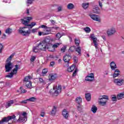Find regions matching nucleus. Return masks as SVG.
I'll list each match as a JSON object with an SVG mask.
<instances>
[{
	"instance_id": "nucleus-1",
	"label": "nucleus",
	"mask_w": 124,
	"mask_h": 124,
	"mask_svg": "<svg viewBox=\"0 0 124 124\" xmlns=\"http://www.w3.org/2000/svg\"><path fill=\"white\" fill-rule=\"evenodd\" d=\"M30 20H32V17L31 16H28L25 17L23 19H21V23L24 25V26H27V27H30V29H32L34 26L36 25V23L32 22L31 24H29Z\"/></svg>"
},
{
	"instance_id": "nucleus-2",
	"label": "nucleus",
	"mask_w": 124,
	"mask_h": 124,
	"mask_svg": "<svg viewBox=\"0 0 124 124\" xmlns=\"http://www.w3.org/2000/svg\"><path fill=\"white\" fill-rule=\"evenodd\" d=\"M50 42V38H46L43 41H42L38 45L41 51H46L47 50V45Z\"/></svg>"
},
{
	"instance_id": "nucleus-3",
	"label": "nucleus",
	"mask_w": 124,
	"mask_h": 124,
	"mask_svg": "<svg viewBox=\"0 0 124 124\" xmlns=\"http://www.w3.org/2000/svg\"><path fill=\"white\" fill-rule=\"evenodd\" d=\"M108 100H109V96L108 95H104L99 98L98 102L100 106H106Z\"/></svg>"
},
{
	"instance_id": "nucleus-4",
	"label": "nucleus",
	"mask_w": 124,
	"mask_h": 124,
	"mask_svg": "<svg viewBox=\"0 0 124 124\" xmlns=\"http://www.w3.org/2000/svg\"><path fill=\"white\" fill-rule=\"evenodd\" d=\"M19 32L23 36H30L31 34V29H28L27 27L20 28Z\"/></svg>"
},
{
	"instance_id": "nucleus-5",
	"label": "nucleus",
	"mask_w": 124,
	"mask_h": 124,
	"mask_svg": "<svg viewBox=\"0 0 124 124\" xmlns=\"http://www.w3.org/2000/svg\"><path fill=\"white\" fill-rule=\"evenodd\" d=\"M17 115H19V117L17 120V122L19 123H23L24 122L27 121V113L26 112H18L17 113Z\"/></svg>"
},
{
	"instance_id": "nucleus-6",
	"label": "nucleus",
	"mask_w": 124,
	"mask_h": 124,
	"mask_svg": "<svg viewBox=\"0 0 124 124\" xmlns=\"http://www.w3.org/2000/svg\"><path fill=\"white\" fill-rule=\"evenodd\" d=\"M39 29H44L43 32L45 35H48V34H50L51 33V27H47L45 25H42L39 27Z\"/></svg>"
},
{
	"instance_id": "nucleus-7",
	"label": "nucleus",
	"mask_w": 124,
	"mask_h": 124,
	"mask_svg": "<svg viewBox=\"0 0 124 124\" xmlns=\"http://www.w3.org/2000/svg\"><path fill=\"white\" fill-rule=\"evenodd\" d=\"M15 66V68L13 69L12 71H11V72L8 75H7L5 77H6L7 78H12L14 75H16L17 74V72H18V70L19 69V66L16 64Z\"/></svg>"
},
{
	"instance_id": "nucleus-8",
	"label": "nucleus",
	"mask_w": 124,
	"mask_h": 124,
	"mask_svg": "<svg viewBox=\"0 0 124 124\" xmlns=\"http://www.w3.org/2000/svg\"><path fill=\"white\" fill-rule=\"evenodd\" d=\"M50 92L54 93V95H58L62 92V86L59 85L58 87L54 86L53 89H51Z\"/></svg>"
},
{
	"instance_id": "nucleus-9",
	"label": "nucleus",
	"mask_w": 124,
	"mask_h": 124,
	"mask_svg": "<svg viewBox=\"0 0 124 124\" xmlns=\"http://www.w3.org/2000/svg\"><path fill=\"white\" fill-rule=\"evenodd\" d=\"M16 118V116H15V115L8 116L7 117H4L1 121H0V124H1L5 122H9V121H10V120H14V121H15V120H17Z\"/></svg>"
},
{
	"instance_id": "nucleus-10",
	"label": "nucleus",
	"mask_w": 124,
	"mask_h": 124,
	"mask_svg": "<svg viewBox=\"0 0 124 124\" xmlns=\"http://www.w3.org/2000/svg\"><path fill=\"white\" fill-rule=\"evenodd\" d=\"M89 16L93 21H96V22H101L100 17H99V16H98L97 15L90 14L89 15Z\"/></svg>"
},
{
	"instance_id": "nucleus-11",
	"label": "nucleus",
	"mask_w": 124,
	"mask_h": 124,
	"mask_svg": "<svg viewBox=\"0 0 124 124\" xmlns=\"http://www.w3.org/2000/svg\"><path fill=\"white\" fill-rule=\"evenodd\" d=\"M5 68L6 69L5 72H9L13 68V64L11 62H7L5 65Z\"/></svg>"
},
{
	"instance_id": "nucleus-12",
	"label": "nucleus",
	"mask_w": 124,
	"mask_h": 124,
	"mask_svg": "<svg viewBox=\"0 0 124 124\" xmlns=\"http://www.w3.org/2000/svg\"><path fill=\"white\" fill-rule=\"evenodd\" d=\"M115 33H116V29L114 27H112L107 31V34L108 36L114 35Z\"/></svg>"
},
{
	"instance_id": "nucleus-13",
	"label": "nucleus",
	"mask_w": 124,
	"mask_h": 124,
	"mask_svg": "<svg viewBox=\"0 0 124 124\" xmlns=\"http://www.w3.org/2000/svg\"><path fill=\"white\" fill-rule=\"evenodd\" d=\"M85 80L88 82H92L94 80V75L93 73H91L85 77Z\"/></svg>"
},
{
	"instance_id": "nucleus-14",
	"label": "nucleus",
	"mask_w": 124,
	"mask_h": 124,
	"mask_svg": "<svg viewBox=\"0 0 124 124\" xmlns=\"http://www.w3.org/2000/svg\"><path fill=\"white\" fill-rule=\"evenodd\" d=\"M46 49L48 50V51H49V52H55L54 48L53 47V45H52V43H51V39L50 38L49 42L46 46Z\"/></svg>"
},
{
	"instance_id": "nucleus-15",
	"label": "nucleus",
	"mask_w": 124,
	"mask_h": 124,
	"mask_svg": "<svg viewBox=\"0 0 124 124\" xmlns=\"http://www.w3.org/2000/svg\"><path fill=\"white\" fill-rule=\"evenodd\" d=\"M114 83L117 86H122L124 83V79L123 78L114 79Z\"/></svg>"
},
{
	"instance_id": "nucleus-16",
	"label": "nucleus",
	"mask_w": 124,
	"mask_h": 124,
	"mask_svg": "<svg viewBox=\"0 0 124 124\" xmlns=\"http://www.w3.org/2000/svg\"><path fill=\"white\" fill-rule=\"evenodd\" d=\"M57 77H58L57 74H50L48 76V80L50 81H54L57 79Z\"/></svg>"
},
{
	"instance_id": "nucleus-17",
	"label": "nucleus",
	"mask_w": 124,
	"mask_h": 124,
	"mask_svg": "<svg viewBox=\"0 0 124 124\" xmlns=\"http://www.w3.org/2000/svg\"><path fill=\"white\" fill-rule=\"evenodd\" d=\"M62 115L64 119L67 120L69 117V112L66 109H64L62 111Z\"/></svg>"
},
{
	"instance_id": "nucleus-18",
	"label": "nucleus",
	"mask_w": 124,
	"mask_h": 124,
	"mask_svg": "<svg viewBox=\"0 0 124 124\" xmlns=\"http://www.w3.org/2000/svg\"><path fill=\"white\" fill-rule=\"evenodd\" d=\"M92 11L93 13L95 14H99L100 13V9L97 6H95L94 7H93Z\"/></svg>"
},
{
	"instance_id": "nucleus-19",
	"label": "nucleus",
	"mask_w": 124,
	"mask_h": 124,
	"mask_svg": "<svg viewBox=\"0 0 124 124\" xmlns=\"http://www.w3.org/2000/svg\"><path fill=\"white\" fill-rule=\"evenodd\" d=\"M41 49L39 48L38 45L36 46H33L32 48V51L34 53H40Z\"/></svg>"
},
{
	"instance_id": "nucleus-20",
	"label": "nucleus",
	"mask_w": 124,
	"mask_h": 124,
	"mask_svg": "<svg viewBox=\"0 0 124 124\" xmlns=\"http://www.w3.org/2000/svg\"><path fill=\"white\" fill-rule=\"evenodd\" d=\"M71 59V56L69 55H65L63 57V61L65 62H67L68 63L69 61H70V59Z\"/></svg>"
},
{
	"instance_id": "nucleus-21",
	"label": "nucleus",
	"mask_w": 124,
	"mask_h": 124,
	"mask_svg": "<svg viewBox=\"0 0 124 124\" xmlns=\"http://www.w3.org/2000/svg\"><path fill=\"white\" fill-rule=\"evenodd\" d=\"M114 71V72L113 73V78H116V77H118V76L120 75L121 72L120 71V70L118 69H115Z\"/></svg>"
},
{
	"instance_id": "nucleus-22",
	"label": "nucleus",
	"mask_w": 124,
	"mask_h": 124,
	"mask_svg": "<svg viewBox=\"0 0 124 124\" xmlns=\"http://www.w3.org/2000/svg\"><path fill=\"white\" fill-rule=\"evenodd\" d=\"M110 66L111 70H115V69H117V65L114 62H112L110 63Z\"/></svg>"
},
{
	"instance_id": "nucleus-23",
	"label": "nucleus",
	"mask_w": 124,
	"mask_h": 124,
	"mask_svg": "<svg viewBox=\"0 0 124 124\" xmlns=\"http://www.w3.org/2000/svg\"><path fill=\"white\" fill-rule=\"evenodd\" d=\"M123 98H124V92H122L117 94V99L118 100H121V99H123Z\"/></svg>"
},
{
	"instance_id": "nucleus-24",
	"label": "nucleus",
	"mask_w": 124,
	"mask_h": 124,
	"mask_svg": "<svg viewBox=\"0 0 124 124\" xmlns=\"http://www.w3.org/2000/svg\"><path fill=\"white\" fill-rule=\"evenodd\" d=\"M14 104V101L13 100H10L9 101L6 105V108H9V107H10L12 104Z\"/></svg>"
},
{
	"instance_id": "nucleus-25",
	"label": "nucleus",
	"mask_w": 124,
	"mask_h": 124,
	"mask_svg": "<svg viewBox=\"0 0 124 124\" xmlns=\"http://www.w3.org/2000/svg\"><path fill=\"white\" fill-rule=\"evenodd\" d=\"M74 5L71 3H69L67 6V8L69 10H72L74 9Z\"/></svg>"
},
{
	"instance_id": "nucleus-26",
	"label": "nucleus",
	"mask_w": 124,
	"mask_h": 124,
	"mask_svg": "<svg viewBox=\"0 0 124 124\" xmlns=\"http://www.w3.org/2000/svg\"><path fill=\"white\" fill-rule=\"evenodd\" d=\"M91 111L93 113V114H95L97 111V108L96 106L93 105L91 108Z\"/></svg>"
},
{
	"instance_id": "nucleus-27",
	"label": "nucleus",
	"mask_w": 124,
	"mask_h": 124,
	"mask_svg": "<svg viewBox=\"0 0 124 124\" xmlns=\"http://www.w3.org/2000/svg\"><path fill=\"white\" fill-rule=\"evenodd\" d=\"M5 33L7 34H8L9 35L10 34H11L12 33V29L10 28H8L5 30Z\"/></svg>"
},
{
	"instance_id": "nucleus-28",
	"label": "nucleus",
	"mask_w": 124,
	"mask_h": 124,
	"mask_svg": "<svg viewBox=\"0 0 124 124\" xmlns=\"http://www.w3.org/2000/svg\"><path fill=\"white\" fill-rule=\"evenodd\" d=\"M74 69H75V65H72L68 68L67 70L68 72H72Z\"/></svg>"
},
{
	"instance_id": "nucleus-29",
	"label": "nucleus",
	"mask_w": 124,
	"mask_h": 124,
	"mask_svg": "<svg viewBox=\"0 0 124 124\" xmlns=\"http://www.w3.org/2000/svg\"><path fill=\"white\" fill-rule=\"evenodd\" d=\"M85 98L87 101H91L92 97L91 96V94L88 93L85 94Z\"/></svg>"
},
{
	"instance_id": "nucleus-30",
	"label": "nucleus",
	"mask_w": 124,
	"mask_h": 124,
	"mask_svg": "<svg viewBox=\"0 0 124 124\" xmlns=\"http://www.w3.org/2000/svg\"><path fill=\"white\" fill-rule=\"evenodd\" d=\"M56 113H57V107L54 106L52 109L51 114V115H55Z\"/></svg>"
},
{
	"instance_id": "nucleus-31",
	"label": "nucleus",
	"mask_w": 124,
	"mask_h": 124,
	"mask_svg": "<svg viewBox=\"0 0 124 124\" xmlns=\"http://www.w3.org/2000/svg\"><path fill=\"white\" fill-rule=\"evenodd\" d=\"M89 5H90V4L89 3H83L82 4V6L83 9H87L88 7H89Z\"/></svg>"
},
{
	"instance_id": "nucleus-32",
	"label": "nucleus",
	"mask_w": 124,
	"mask_h": 124,
	"mask_svg": "<svg viewBox=\"0 0 124 124\" xmlns=\"http://www.w3.org/2000/svg\"><path fill=\"white\" fill-rule=\"evenodd\" d=\"M76 51L78 53L79 56H81V47L80 46H78L77 48H75Z\"/></svg>"
},
{
	"instance_id": "nucleus-33",
	"label": "nucleus",
	"mask_w": 124,
	"mask_h": 124,
	"mask_svg": "<svg viewBox=\"0 0 124 124\" xmlns=\"http://www.w3.org/2000/svg\"><path fill=\"white\" fill-rule=\"evenodd\" d=\"M118 99L117 96L116 95H111V100L112 101L115 102L117 101Z\"/></svg>"
},
{
	"instance_id": "nucleus-34",
	"label": "nucleus",
	"mask_w": 124,
	"mask_h": 124,
	"mask_svg": "<svg viewBox=\"0 0 124 124\" xmlns=\"http://www.w3.org/2000/svg\"><path fill=\"white\" fill-rule=\"evenodd\" d=\"M26 86L28 88V89H31V81L26 82Z\"/></svg>"
},
{
	"instance_id": "nucleus-35",
	"label": "nucleus",
	"mask_w": 124,
	"mask_h": 124,
	"mask_svg": "<svg viewBox=\"0 0 124 124\" xmlns=\"http://www.w3.org/2000/svg\"><path fill=\"white\" fill-rule=\"evenodd\" d=\"M76 102L77 103H78V104H80L82 102V98L80 97H78L76 99Z\"/></svg>"
},
{
	"instance_id": "nucleus-36",
	"label": "nucleus",
	"mask_w": 124,
	"mask_h": 124,
	"mask_svg": "<svg viewBox=\"0 0 124 124\" xmlns=\"http://www.w3.org/2000/svg\"><path fill=\"white\" fill-rule=\"evenodd\" d=\"M62 44V43H56L52 45L53 48L54 49V51L56 50V48H58L59 46H60Z\"/></svg>"
},
{
	"instance_id": "nucleus-37",
	"label": "nucleus",
	"mask_w": 124,
	"mask_h": 124,
	"mask_svg": "<svg viewBox=\"0 0 124 124\" xmlns=\"http://www.w3.org/2000/svg\"><path fill=\"white\" fill-rule=\"evenodd\" d=\"M28 99V101H30V102H34L36 100V98L34 97H32Z\"/></svg>"
},
{
	"instance_id": "nucleus-38",
	"label": "nucleus",
	"mask_w": 124,
	"mask_h": 124,
	"mask_svg": "<svg viewBox=\"0 0 124 124\" xmlns=\"http://www.w3.org/2000/svg\"><path fill=\"white\" fill-rule=\"evenodd\" d=\"M31 77L30 76H28V77H26L24 78V82H26V83H27V82H30V80H31Z\"/></svg>"
},
{
	"instance_id": "nucleus-39",
	"label": "nucleus",
	"mask_w": 124,
	"mask_h": 124,
	"mask_svg": "<svg viewBox=\"0 0 124 124\" xmlns=\"http://www.w3.org/2000/svg\"><path fill=\"white\" fill-rule=\"evenodd\" d=\"M14 56V54H12L7 60V62H11V59Z\"/></svg>"
},
{
	"instance_id": "nucleus-40",
	"label": "nucleus",
	"mask_w": 124,
	"mask_h": 124,
	"mask_svg": "<svg viewBox=\"0 0 124 124\" xmlns=\"http://www.w3.org/2000/svg\"><path fill=\"white\" fill-rule=\"evenodd\" d=\"M91 38L93 40V43L97 42V38H96V37H95V36H94L93 35L91 36Z\"/></svg>"
},
{
	"instance_id": "nucleus-41",
	"label": "nucleus",
	"mask_w": 124,
	"mask_h": 124,
	"mask_svg": "<svg viewBox=\"0 0 124 124\" xmlns=\"http://www.w3.org/2000/svg\"><path fill=\"white\" fill-rule=\"evenodd\" d=\"M84 31H85V32H87L89 33V32H91V28L89 27H86L84 29Z\"/></svg>"
},
{
	"instance_id": "nucleus-42",
	"label": "nucleus",
	"mask_w": 124,
	"mask_h": 124,
	"mask_svg": "<svg viewBox=\"0 0 124 124\" xmlns=\"http://www.w3.org/2000/svg\"><path fill=\"white\" fill-rule=\"evenodd\" d=\"M28 101H29V100L27 99L26 100L19 102V103H20V104H27V103H28Z\"/></svg>"
},
{
	"instance_id": "nucleus-43",
	"label": "nucleus",
	"mask_w": 124,
	"mask_h": 124,
	"mask_svg": "<svg viewBox=\"0 0 124 124\" xmlns=\"http://www.w3.org/2000/svg\"><path fill=\"white\" fill-rule=\"evenodd\" d=\"M38 30V29H37V28L32 29L31 30V32L32 33H36V32H37V30Z\"/></svg>"
},
{
	"instance_id": "nucleus-44",
	"label": "nucleus",
	"mask_w": 124,
	"mask_h": 124,
	"mask_svg": "<svg viewBox=\"0 0 124 124\" xmlns=\"http://www.w3.org/2000/svg\"><path fill=\"white\" fill-rule=\"evenodd\" d=\"M39 81L40 83H41L42 84H43V85H45V81H44V80H43V78H39Z\"/></svg>"
},
{
	"instance_id": "nucleus-45",
	"label": "nucleus",
	"mask_w": 124,
	"mask_h": 124,
	"mask_svg": "<svg viewBox=\"0 0 124 124\" xmlns=\"http://www.w3.org/2000/svg\"><path fill=\"white\" fill-rule=\"evenodd\" d=\"M75 42L76 45H79V44H80V40L79 39H75Z\"/></svg>"
},
{
	"instance_id": "nucleus-46",
	"label": "nucleus",
	"mask_w": 124,
	"mask_h": 124,
	"mask_svg": "<svg viewBox=\"0 0 124 124\" xmlns=\"http://www.w3.org/2000/svg\"><path fill=\"white\" fill-rule=\"evenodd\" d=\"M56 36L57 38H58V39H60L62 36V34H61L60 33H58L56 34Z\"/></svg>"
},
{
	"instance_id": "nucleus-47",
	"label": "nucleus",
	"mask_w": 124,
	"mask_h": 124,
	"mask_svg": "<svg viewBox=\"0 0 124 124\" xmlns=\"http://www.w3.org/2000/svg\"><path fill=\"white\" fill-rule=\"evenodd\" d=\"M76 48L74 46H72L69 48V51L70 52H73L75 50Z\"/></svg>"
},
{
	"instance_id": "nucleus-48",
	"label": "nucleus",
	"mask_w": 124,
	"mask_h": 124,
	"mask_svg": "<svg viewBox=\"0 0 124 124\" xmlns=\"http://www.w3.org/2000/svg\"><path fill=\"white\" fill-rule=\"evenodd\" d=\"M35 59H36V57L33 56L31 57V58L30 59L31 62H34L35 61Z\"/></svg>"
},
{
	"instance_id": "nucleus-49",
	"label": "nucleus",
	"mask_w": 124,
	"mask_h": 124,
	"mask_svg": "<svg viewBox=\"0 0 124 124\" xmlns=\"http://www.w3.org/2000/svg\"><path fill=\"white\" fill-rule=\"evenodd\" d=\"M20 90L21 91V93H25L27 92V91H26V90L23 89V87H20Z\"/></svg>"
},
{
	"instance_id": "nucleus-50",
	"label": "nucleus",
	"mask_w": 124,
	"mask_h": 124,
	"mask_svg": "<svg viewBox=\"0 0 124 124\" xmlns=\"http://www.w3.org/2000/svg\"><path fill=\"white\" fill-rule=\"evenodd\" d=\"M47 72H48V69H44L43 70L42 74H46Z\"/></svg>"
},
{
	"instance_id": "nucleus-51",
	"label": "nucleus",
	"mask_w": 124,
	"mask_h": 124,
	"mask_svg": "<svg viewBox=\"0 0 124 124\" xmlns=\"http://www.w3.org/2000/svg\"><path fill=\"white\" fill-rule=\"evenodd\" d=\"M66 49V46H64L61 48V52H62V53H64L65 49Z\"/></svg>"
},
{
	"instance_id": "nucleus-52",
	"label": "nucleus",
	"mask_w": 124,
	"mask_h": 124,
	"mask_svg": "<svg viewBox=\"0 0 124 124\" xmlns=\"http://www.w3.org/2000/svg\"><path fill=\"white\" fill-rule=\"evenodd\" d=\"M39 36H41V35H45L44 34V32L43 31H39L38 32Z\"/></svg>"
},
{
	"instance_id": "nucleus-53",
	"label": "nucleus",
	"mask_w": 124,
	"mask_h": 124,
	"mask_svg": "<svg viewBox=\"0 0 124 124\" xmlns=\"http://www.w3.org/2000/svg\"><path fill=\"white\" fill-rule=\"evenodd\" d=\"M94 44V46L95 47L96 49H97V46H98V43L97 42H95L93 43Z\"/></svg>"
},
{
	"instance_id": "nucleus-54",
	"label": "nucleus",
	"mask_w": 124,
	"mask_h": 124,
	"mask_svg": "<svg viewBox=\"0 0 124 124\" xmlns=\"http://www.w3.org/2000/svg\"><path fill=\"white\" fill-rule=\"evenodd\" d=\"M62 10V6H59L58 7V12H60Z\"/></svg>"
},
{
	"instance_id": "nucleus-55",
	"label": "nucleus",
	"mask_w": 124,
	"mask_h": 124,
	"mask_svg": "<svg viewBox=\"0 0 124 124\" xmlns=\"http://www.w3.org/2000/svg\"><path fill=\"white\" fill-rule=\"evenodd\" d=\"M3 47V46H2V44H0V54L2 52V48Z\"/></svg>"
},
{
	"instance_id": "nucleus-56",
	"label": "nucleus",
	"mask_w": 124,
	"mask_h": 124,
	"mask_svg": "<svg viewBox=\"0 0 124 124\" xmlns=\"http://www.w3.org/2000/svg\"><path fill=\"white\" fill-rule=\"evenodd\" d=\"M26 3H27L28 5H30V4H31V3H32V1L28 0L27 1Z\"/></svg>"
},
{
	"instance_id": "nucleus-57",
	"label": "nucleus",
	"mask_w": 124,
	"mask_h": 124,
	"mask_svg": "<svg viewBox=\"0 0 124 124\" xmlns=\"http://www.w3.org/2000/svg\"><path fill=\"white\" fill-rule=\"evenodd\" d=\"M77 73V69H76L74 72L73 73V76H76V73Z\"/></svg>"
},
{
	"instance_id": "nucleus-58",
	"label": "nucleus",
	"mask_w": 124,
	"mask_h": 124,
	"mask_svg": "<svg viewBox=\"0 0 124 124\" xmlns=\"http://www.w3.org/2000/svg\"><path fill=\"white\" fill-rule=\"evenodd\" d=\"M99 5L100 7H101V8H102V1H99Z\"/></svg>"
},
{
	"instance_id": "nucleus-59",
	"label": "nucleus",
	"mask_w": 124,
	"mask_h": 124,
	"mask_svg": "<svg viewBox=\"0 0 124 124\" xmlns=\"http://www.w3.org/2000/svg\"><path fill=\"white\" fill-rule=\"evenodd\" d=\"M50 65L51 66H54V65H55V62H51Z\"/></svg>"
},
{
	"instance_id": "nucleus-60",
	"label": "nucleus",
	"mask_w": 124,
	"mask_h": 124,
	"mask_svg": "<svg viewBox=\"0 0 124 124\" xmlns=\"http://www.w3.org/2000/svg\"><path fill=\"white\" fill-rule=\"evenodd\" d=\"M41 117H44V116H45V113L44 112H42L41 113Z\"/></svg>"
},
{
	"instance_id": "nucleus-61",
	"label": "nucleus",
	"mask_w": 124,
	"mask_h": 124,
	"mask_svg": "<svg viewBox=\"0 0 124 124\" xmlns=\"http://www.w3.org/2000/svg\"><path fill=\"white\" fill-rule=\"evenodd\" d=\"M26 14H30V11L28 9H27L26 11L25 12Z\"/></svg>"
},
{
	"instance_id": "nucleus-62",
	"label": "nucleus",
	"mask_w": 124,
	"mask_h": 124,
	"mask_svg": "<svg viewBox=\"0 0 124 124\" xmlns=\"http://www.w3.org/2000/svg\"><path fill=\"white\" fill-rule=\"evenodd\" d=\"M52 29H53V30H58V29H59V27H51V30H52Z\"/></svg>"
},
{
	"instance_id": "nucleus-63",
	"label": "nucleus",
	"mask_w": 124,
	"mask_h": 124,
	"mask_svg": "<svg viewBox=\"0 0 124 124\" xmlns=\"http://www.w3.org/2000/svg\"><path fill=\"white\" fill-rule=\"evenodd\" d=\"M3 2L5 3H10V1H3Z\"/></svg>"
},
{
	"instance_id": "nucleus-64",
	"label": "nucleus",
	"mask_w": 124,
	"mask_h": 124,
	"mask_svg": "<svg viewBox=\"0 0 124 124\" xmlns=\"http://www.w3.org/2000/svg\"><path fill=\"white\" fill-rule=\"evenodd\" d=\"M6 37V35L5 34H3V36H2V38H5Z\"/></svg>"
}]
</instances>
